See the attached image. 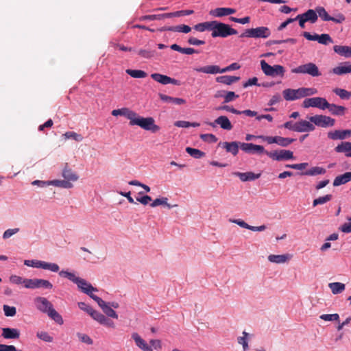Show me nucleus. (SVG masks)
I'll use <instances>...</instances> for the list:
<instances>
[{"mask_svg":"<svg viewBox=\"0 0 351 351\" xmlns=\"http://www.w3.org/2000/svg\"><path fill=\"white\" fill-rule=\"evenodd\" d=\"M62 177L69 180V182H75L78 180L79 176L75 173L71 168H69L68 164L65 165L64 168L62 170Z\"/></svg>","mask_w":351,"mask_h":351,"instance_id":"28","label":"nucleus"},{"mask_svg":"<svg viewBox=\"0 0 351 351\" xmlns=\"http://www.w3.org/2000/svg\"><path fill=\"white\" fill-rule=\"evenodd\" d=\"M92 299L97 303L99 306L101 308L106 316L114 319H118L117 313L114 311V309L111 308V306L108 304L107 302L104 301L101 298L98 296H92Z\"/></svg>","mask_w":351,"mask_h":351,"instance_id":"14","label":"nucleus"},{"mask_svg":"<svg viewBox=\"0 0 351 351\" xmlns=\"http://www.w3.org/2000/svg\"><path fill=\"white\" fill-rule=\"evenodd\" d=\"M240 77L230 76V75H221L216 77V82L226 85H231L232 84L238 82Z\"/></svg>","mask_w":351,"mask_h":351,"instance_id":"35","label":"nucleus"},{"mask_svg":"<svg viewBox=\"0 0 351 351\" xmlns=\"http://www.w3.org/2000/svg\"><path fill=\"white\" fill-rule=\"evenodd\" d=\"M296 132H306L315 130V125L310 121L300 120L296 122Z\"/></svg>","mask_w":351,"mask_h":351,"instance_id":"21","label":"nucleus"},{"mask_svg":"<svg viewBox=\"0 0 351 351\" xmlns=\"http://www.w3.org/2000/svg\"><path fill=\"white\" fill-rule=\"evenodd\" d=\"M320 319L324 321H338L339 319V316L337 313L323 314L320 316Z\"/></svg>","mask_w":351,"mask_h":351,"instance_id":"60","label":"nucleus"},{"mask_svg":"<svg viewBox=\"0 0 351 351\" xmlns=\"http://www.w3.org/2000/svg\"><path fill=\"white\" fill-rule=\"evenodd\" d=\"M317 16H319L322 21L332 22H342L346 20V17L342 14H337L334 16H330L323 7H317L315 9Z\"/></svg>","mask_w":351,"mask_h":351,"instance_id":"10","label":"nucleus"},{"mask_svg":"<svg viewBox=\"0 0 351 351\" xmlns=\"http://www.w3.org/2000/svg\"><path fill=\"white\" fill-rule=\"evenodd\" d=\"M213 37H227L230 35L237 34V31L225 23H214L210 27Z\"/></svg>","mask_w":351,"mask_h":351,"instance_id":"3","label":"nucleus"},{"mask_svg":"<svg viewBox=\"0 0 351 351\" xmlns=\"http://www.w3.org/2000/svg\"><path fill=\"white\" fill-rule=\"evenodd\" d=\"M215 109L217 110H226L228 112H230L235 114H240V110H238L235 109L234 108H233L232 106H228V105L218 106Z\"/></svg>","mask_w":351,"mask_h":351,"instance_id":"59","label":"nucleus"},{"mask_svg":"<svg viewBox=\"0 0 351 351\" xmlns=\"http://www.w3.org/2000/svg\"><path fill=\"white\" fill-rule=\"evenodd\" d=\"M26 282L25 288L27 289L44 288L51 289L53 287V285L49 280L45 279H26Z\"/></svg>","mask_w":351,"mask_h":351,"instance_id":"11","label":"nucleus"},{"mask_svg":"<svg viewBox=\"0 0 351 351\" xmlns=\"http://www.w3.org/2000/svg\"><path fill=\"white\" fill-rule=\"evenodd\" d=\"M151 77L156 82L160 83L163 85L172 84L173 85L180 86L181 84L180 82L178 80L157 73H152L151 75Z\"/></svg>","mask_w":351,"mask_h":351,"instance_id":"16","label":"nucleus"},{"mask_svg":"<svg viewBox=\"0 0 351 351\" xmlns=\"http://www.w3.org/2000/svg\"><path fill=\"white\" fill-rule=\"evenodd\" d=\"M40 267V268L44 269H48L53 272H58L59 271V266L56 263H51L45 261H42L40 263H38V265Z\"/></svg>","mask_w":351,"mask_h":351,"instance_id":"43","label":"nucleus"},{"mask_svg":"<svg viewBox=\"0 0 351 351\" xmlns=\"http://www.w3.org/2000/svg\"><path fill=\"white\" fill-rule=\"evenodd\" d=\"M154 51L140 49L138 52V55L145 58H151L154 56Z\"/></svg>","mask_w":351,"mask_h":351,"instance_id":"63","label":"nucleus"},{"mask_svg":"<svg viewBox=\"0 0 351 351\" xmlns=\"http://www.w3.org/2000/svg\"><path fill=\"white\" fill-rule=\"evenodd\" d=\"M261 66L262 71L267 76H280L282 77L285 75V69L284 66L281 65L276 64L271 66L267 64L265 60H263L261 61Z\"/></svg>","mask_w":351,"mask_h":351,"instance_id":"6","label":"nucleus"},{"mask_svg":"<svg viewBox=\"0 0 351 351\" xmlns=\"http://www.w3.org/2000/svg\"><path fill=\"white\" fill-rule=\"evenodd\" d=\"M334 51L337 54L344 56L345 58L351 57V47L343 45H335L333 47Z\"/></svg>","mask_w":351,"mask_h":351,"instance_id":"34","label":"nucleus"},{"mask_svg":"<svg viewBox=\"0 0 351 351\" xmlns=\"http://www.w3.org/2000/svg\"><path fill=\"white\" fill-rule=\"evenodd\" d=\"M194 70L196 71L197 72L208 74L221 73L230 71L228 66L222 69H220L219 66L217 65H209L199 68H195Z\"/></svg>","mask_w":351,"mask_h":351,"instance_id":"17","label":"nucleus"},{"mask_svg":"<svg viewBox=\"0 0 351 351\" xmlns=\"http://www.w3.org/2000/svg\"><path fill=\"white\" fill-rule=\"evenodd\" d=\"M298 99L308 96H311L317 93V90L315 88H305L301 87L295 89Z\"/></svg>","mask_w":351,"mask_h":351,"instance_id":"29","label":"nucleus"},{"mask_svg":"<svg viewBox=\"0 0 351 351\" xmlns=\"http://www.w3.org/2000/svg\"><path fill=\"white\" fill-rule=\"evenodd\" d=\"M37 337L46 342H51L53 341V337H51L47 332H40L37 333Z\"/></svg>","mask_w":351,"mask_h":351,"instance_id":"64","label":"nucleus"},{"mask_svg":"<svg viewBox=\"0 0 351 351\" xmlns=\"http://www.w3.org/2000/svg\"><path fill=\"white\" fill-rule=\"evenodd\" d=\"M332 198V195L330 194L326 195L324 196L319 197L316 198L313 202V206H316L319 204H324L329 201H330Z\"/></svg>","mask_w":351,"mask_h":351,"instance_id":"49","label":"nucleus"},{"mask_svg":"<svg viewBox=\"0 0 351 351\" xmlns=\"http://www.w3.org/2000/svg\"><path fill=\"white\" fill-rule=\"evenodd\" d=\"M206 124L213 128L216 126V124H218L222 129L226 130H231L232 129V125L231 122L226 116H220L217 118L214 122L206 123Z\"/></svg>","mask_w":351,"mask_h":351,"instance_id":"19","label":"nucleus"},{"mask_svg":"<svg viewBox=\"0 0 351 351\" xmlns=\"http://www.w3.org/2000/svg\"><path fill=\"white\" fill-rule=\"evenodd\" d=\"M158 96L162 101L167 103H171L176 105H182L186 103V101L182 98L172 97L162 93H159Z\"/></svg>","mask_w":351,"mask_h":351,"instance_id":"33","label":"nucleus"},{"mask_svg":"<svg viewBox=\"0 0 351 351\" xmlns=\"http://www.w3.org/2000/svg\"><path fill=\"white\" fill-rule=\"evenodd\" d=\"M241 142L232 141V142H220L219 146H222L227 152L231 153L233 156H237L239 152V148L240 147Z\"/></svg>","mask_w":351,"mask_h":351,"instance_id":"20","label":"nucleus"},{"mask_svg":"<svg viewBox=\"0 0 351 351\" xmlns=\"http://www.w3.org/2000/svg\"><path fill=\"white\" fill-rule=\"evenodd\" d=\"M34 303L36 308L43 313L47 314L49 311L53 307V304L46 298L36 297L34 299Z\"/></svg>","mask_w":351,"mask_h":351,"instance_id":"15","label":"nucleus"},{"mask_svg":"<svg viewBox=\"0 0 351 351\" xmlns=\"http://www.w3.org/2000/svg\"><path fill=\"white\" fill-rule=\"evenodd\" d=\"M59 275L61 277H64V278H68L69 280H70L71 281H72L73 282H74L75 284L77 282H82L81 280H80L79 277L75 276L74 273H71L68 271L62 270L61 271L59 272Z\"/></svg>","mask_w":351,"mask_h":351,"instance_id":"46","label":"nucleus"},{"mask_svg":"<svg viewBox=\"0 0 351 351\" xmlns=\"http://www.w3.org/2000/svg\"><path fill=\"white\" fill-rule=\"evenodd\" d=\"M317 41L319 43L323 44L325 45H327L330 43H333L332 38L330 36L329 34H322L321 35H318Z\"/></svg>","mask_w":351,"mask_h":351,"instance_id":"50","label":"nucleus"},{"mask_svg":"<svg viewBox=\"0 0 351 351\" xmlns=\"http://www.w3.org/2000/svg\"><path fill=\"white\" fill-rule=\"evenodd\" d=\"M308 119L313 125L322 128L332 127L335 123V120L334 119L322 114H316L315 116L310 117H308Z\"/></svg>","mask_w":351,"mask_h":351,"instance_id":"7","label":"nucleus"},{"mask_svg":"<svg viewBox=\"0 0 351 351\" xmlns=\"http://www.w3.org/2000/svg\"><path fill=\"white\" fill-rule=\"evenodd\" d=\"M200 138L204 141L210 143H216L217 138L213 134H202L200 135Z\"/></svg>","mask_w":351,"mask_h":351,"instance_id":"54","label":"nucleus"},{"mask_svg":"<svg viewBox=\"0 0 351 351\" xmlns=\"http://www.w3.org/2000/svg\"><path fill=\"white\" fill-rule=\"evenodd\" d=\"M27 278H23L21 276H16V275H12L10 277V282L15 284V285H21L24 284V286L25 287V285H27L26 282Z\"/></svg>","mask_w":351,"mask_h":351,"instance_id":"55","label":"nucleus"},{"mask_svg":"<svg viewBox=\"0 0 351 351\" xmlns=\"http://www.w3.org/2000/svg\"><path fill=\"white\" fill-rule=\"evenodd\" d=\"M243 337H239L238 338V343L239 344H241L243 346V348L244 351H247L248 350V343L247 341V337L249 336V334L246 332L245 331L243 332Z\"/></svg>","mask_w":351,"mask_h":351,"instance_id":"53","label":"nucleus"},{"mask_svg":"<svg viewBox=\"0 0 351 351\" xmlns=\"http://www.w3.org/2000/svg\"><path fill=\"white\" fill-rule=\"evenodd\" d=\"M317 19V12L313 10H308L306 12L298 14L294 19H287L285 22H315Z\"/></svg>","mask_w":351,"mask_h":351,"instance_id":"12","label":"nucleus"},{"mask_svg":"<svg viewBox=\"0 0 351 351\" xmlns=\"http://www.w3.org/2000/svg\"><path fill=\"white\" fill-rule=\"evenodd\" d=\"M64 136H65V138H73L77 142L82 141L83 139L81 134H77L74 132H66Z\"/></svg>","mask_w":351,"mask_h":351,"instance_id":"57","label":"nucleus"},{"mask_svg":"<svg viewBox=\"0 0 351 351\" xmlns=\"http://www.w3.org/2000/svg\"><path fill=\"white\" fill-rule=\"evenodd\" d=\"M328 101L325 98L323 97H312L307 98L303 101L302 106L305 108L309 107L318 108L321 110L326 109L324 104H327Z\"/></svg>","mask_w":351,"mask_h":351,"instance_id":"9","label":"nucleus"},{"mask_svg":"<svg viewBox=\"0 0 351 351\" xmlns=\"http://www.w3.org/2000/svg\"><path fill=\"white\" fill-rule=\"evenodd\" d=\"M50 184H51V185H53V186H55L57 187L64 188V189H71L73 187V184L71 182H69V180H66L65 179L64 180H50Z\"/></svg>","mask_w":351,"mask_h":351,"instance_id":"37","label":"nucleus"},{"mask_svg":"<svg viewBox=\"0 0 351 351\" xmlns=\"http://www.w3.org/2000/svg\"><path fill=\"white\" fill-rule=\"evenodd\" d=\"M186 152L192 157H193L194 158H196V159H199V158H201L202 157H204L206 154L198 149H195V148H192V147H186Z\"/></svg>","mask_w":351,"mask_h":351,"instance_id":"45","label":"nucleus"},{"mask_svg":"<svg viewBox=\"0 0 351 351\" xmlns=\"http://www.w3.org/2000/svg\"><path fill=\"white\" fill-rule=\"evenodd\" d=\"M132 338L134 339L136 345L143 351H153L152 346H149L146 341L141 337L137 332L132 334Z\"/></svg>","mask_w":351,"mask_h":351,"instance_id":"22","label":"nucleus"},{"mask_svg":"<svg viewBox=\"0 0 351 351\" xmlns=\"http://www.w3.org/2000/svg\"><path fill=\"white\" fill-rule=\"evenodd\" d=\"M351 180V172H346L342 175L337 176L333 181V186H338L348 183Z\"/></svg>","mask_w":351,"mask_h":351,"instance_id":"32","label":"nucleus"},{"mask_svg":"<svg viewBox=\"0 0 351 351\" xmlns=\"http://www.w3.org/2000/svg\"><path fill=\"white\" fill-rule=\"evenodd\" d=\"M347 136H351V130H335L328 133V137L332 140L345 139Z\"/></svg>","mask_w":351,"mask_h":351,"instance_id":"27","label":"nucleus"},{"mask_svg":"<svg viewBox=\"0 0 351 351\" xmlns=\"http://www.w3.org/2000/svg\"><path fill=\"white\" fill-rule=\"evenodd\" d=\"M91 317L95 319V321L98 322L99 324L102 322V321L104 320V317H106L104 315L101 313L100 312L93 310L91 313L90 314Z\"/></svg>","mask_w":351,"mask_h":351,"instance_id":"58","label":"nucleus"},{"mask_svg":"<svg viewBox=\"0 0 351 351\" xmlns=\"http://www.w3.org/2000/svg\"><path fill=\"white\" fill-rule=\"evenodd\" d=\"M240 148L241 150L245 152L247 154H266V150L264 147L259 145H255L252 143H240Z\"/></svg>","mask_w":351,"mask_h":351,"instance_id":"13","label":"nucleus"},{"mask_svg":"<svg viewBox=\"0 0 351 351\" xmlns=\"http://www.w3.org/2000/svg\"><path fill=\"white\" fill-rule=\"evenodd\" d=\"M236 12V10L230 8H217L210 11V14L215 17L229 16Z\"/></svg>","mask_w":351,"mask_h":351,"instance_id":"23","label":"nucleus"},{"mask_svg":"<svg viewBox=\"0 0 351 351\" xmlns=\"http://www.w3.org/2000/svg\"><path fill=\"white\" fill-rule=\"evenodd\" d=\"M328 287L335 295L341 293L346 289V285L341 282H331L329 283Z\"/></svg>","mask_w":351,"mask_h":351,"instance_id":"39","label":"nucleus"},{"mask_svg":"<svg viewBox=\"0 0 351 351\" xmlns=\"http://www.w3.org/2000/svg\"><path fill=\"white\" fill-rule=\"evenodd\" d=\"M333 92L342 99H349L351 97V92L343 88H336Z\"/></svg>","mask_w":351,"mask_h":351,"instance_id":"48","label":"nucleus"},{"mask_svg":"<svg viewBox=\"0 0 351 351\" xmlns=\"http://www.w3.org/2000/svg\"><path fill=\"white\" fill-rule=\"evenodd\" d=\"M295 141V138H285L278 136L277 144L282 147H287Z\"/></svg>","mask_w":351,"mask_h":351,"instance_id":"51","label":"nucleus"},{"mask_svg":"<svg viewBox=\"0 0 351 351\" xmlns=\"http://www.w3.org/2000/svg\"><path fill=\"white\" fill-rule=\"evenodd\" d=\"M126 73L134 78H144L147 74L142 70L127 69Z\"/></svg>","mask_w":351,"mask_h":351,"instance_id":"47","label":"nucleus"},{"mask_svg":"<svg viewBox=\"0 0 351 351\" xmlns=\"http://www.w3.org/2000/svg\"><path fill=\"white\" fill-rule=\"evenodd\" d=\"M335 150L338 153H350L351 152V142H341V144L338 145Z\"/></svg>","mask_w":351,"mask_h":351,"instance_id":"41","label":"nucleus"},{"mask_svg":"<svg viewBox=\"0 0 351 351\" xmlns=\"http://www.w3.org/2000/svg\"><path fill=\"white\" fill-rule=\"evenodd\" d=\"M77 336L82 342L85 343L88 345H92L93 343V340L86 334L77 332Z\"/></svg>","mask_w":351,"mask_h":351,"instance_id":"62","label":"nucleus"},{"mask_svg":"<svg viewBox=\"0 0 351 351\" xmlns=\"http://www.w3.org/2000/svg\"><path fill=\"white\" fill-rule=\"evenodd\" d=\"M270 36V30L266 27H258L256 28L246 29L240 37L267 38Z\"/></svg>","mask_w":351,"mask_h":351,"instance_id":"5","label":"nucleus"},{"mask_svg":"<svg viewBox=\"0 0 351 351\" xmlns=\"http://www.w3.org/2000/svg\"><path fill=\"white\" fill-rule=\"evenodd\" d=\"M291 258V256L288 254H280V255H275L270 254L268 256L269 261L277 264L285 263L288 261Z\"/></svg>","mask_w":351,"mask_h":351,"instance_id":"31","label":"nucleus"},{"mask_svg":"<svg viewBox=\"0 0 351 351\" xmlns=\"http://www.w3.org/2000/svg\"><path fill=\"white\" fill-rule=\"evenodd\" d=\"M234 175L239 178L242 182L253 181L261 177V173H254L252 171L245 173L234 172Z\"/></svg>","mask_w":351,"mask_h":351,"instance_id":"25","label":"nucleus"},{"mask_svg":"<svg viewBox=\"0 0 351 351\" xmlns=\"http://www.w3.org/2000/svg\"><path fill=\"white\" fill-rule=\"evenodd\" d=\"M47 315L57 324H58L60 325L63 324L64 321H63L62 317L61 316V315L59 313H58L54 309L53 307L49 311V312L47 313Z\"/></svg>","mask_w":351,"mask_h":351,"instance_id":"40","label":"nucleus"},{"mask_svg":"<svg viewBox=\"0 0 351 351\" xmlns=\"http://www.w3.org/2000/svg\"><path fill=\"white\" fill-rule=\"evenodd\" d=\"M282 95L285 100L293 101L298 99L295 89L287 88L282 91Z\"/></svg>","mask_w":351,"mask_h":351,"instance_id":"42","label":"nucleus"},{"mask_svg":"<svg viewBox=\"0 0 351 351\" xmlns=\"http://www.w3.org/2000/svg\"><path fill=\"white\" fill-rule=\"evenodd\" d=\"M193 13V10H180L170 13H165V14H149L145 15L141 18V20L145 21H164L167 19H171L173 17H180L182 16H186L189 14H191Z\"/></svg>","mask_w":351,"mask_h":351,"instance_id":"2","label":"nucleus"},{"mask_svg":"<svg viewBox=\"0 0 351 351\" xmlns=\"http://www.w3.org/2000/svg\"><path fill=\"white\" fill-rule=\"evenodd\" d=\"M1 336L7 339H17L20 337V331L17 328H3Z\"/></svg>","mask_w":351,"mask_h":351,"instance_id":"24","label":"nucleus"},{"mask_svg":"<svg viewBox=\"0 0 351 351\" xmlns=\"http://www.w3.org/2000/svg\"><path fill=\"white\" fill-rule=\"evenodd\" d=\"M80 280L82 282H77L76 285H77V287L81 290V291L86 293L91 298L92 296H97L96 295L93 293V291H97V288L93 287L90 283L88 282L86 280L83 278H80Z\"/></svg>","mask_w":351,"mask_h":351,"instance_id":"18","label":"nucleus"},{"mask_svg":"<svg viewBox=\"0 0 351 351\" xmlns=\"http://www.w3.org/2000/svg\"><path fill=\"white\" fill-rule=\"evenodd\" d=\"M266 155L274 160L282 161L293 159V153L290 150L280 149L273 152H266Z\"/></svg>","mask_w":351,"mask_h":351,"instance_id":"8","label":"nucleus"},{"mask_svg":"<svg viewBox=\"0 0 351 351\" xmlns=\"http://www.w3.org/2000/svg\"><path fill=\"white\" fill-rule=\"evenodd\" d=\"M239 97L238 95H236L234 92L228 91L224 96V101L223 103H229Z\"/></svg>","mask_w":351,"mask_h":351,"instance_id":"61","label":"nucleus"},{"mask_svg":"<svg viewBox=\"0 0 351 351\" xmlns=\"http://www.w3.org/2000/svg\"><path fill=\"white\" fill-rule=\"evenodd\" d=\"M293 73L308 74L312 77H319L322 75L318 66L313 62H308L300 65L291 70Z\"/></svg>","mask_w":351,"mask_h":351,"instance_id":"4","label":"nucleus"},{"mask_svg":"<svg viewBox=\"0 0 351 351\" xmlns=\"http://www.w3.org/2000/svg\"><path fill=\"white\" fill-rule=\"evenodd\" d=\"M325 107L328 109L329 112H331L333 115L341 116L345 113L346 108L341 106H337L334 104H329L328 102L327 104H324Z\"/></svg>","mask_w":351,"mask_h":351,"instance_id":"30","label":"nucleus"},{"mask_svg":"<svg viewBox=\"0 0 351 351\" xmlns=\"http://www.w3.org/2000/svg\"><path fill=\"white\" fill-rule=\"evenodd\" d=\"M326 173V169L320 167H314L306 171L305 172L300 173L301 175H305V176H316V175H322Z\"/></svg>","mask_w":351,"mask_h":351,"instance_id":"38","label":"nucleus"},{"mask_svg":"<svg viewBox=\"0 0 351 351\" xmlns=\"http://www.w3.org/2000/svg\"><path fill=\"white\" fill-rule=\"evenodd\" d=\"M214 23H197L193 29L197 32H204L206 30H210V27Z\"/></svg>","mask_w":351,"mask_h":351,"instance_id":"56","label":"nucleus"},{"mask_svg":"<svg viewBox=\"0 0 351 351\" xmlns=\"http://www.w3.org/2000/svg\"><path fill=\"white\" fill-rule=\"evenodd\" d=\"M130 125H138L141 128L151 131L153 133L157 132L160 130V127L155 124V121L152 117H142L136 113V116L130 122Z\"/></svg>","mask_w":351,"mask_h":351,"instance_id":"1","label":"nucleus"},{"mask_svg":"<svg viewBox=\"0 0 351 351\" xmlns=\"http://www.w3.org/2000/svg\"><path fill=\"white\" fill-rule=\"evenodd\" d=\"M112 114L113 116H123L128 118L132 122V119L136 116V112L131 110L128 108H122L120 109H115L112 111Z\"/></svg>","mask_w":351,"mask_h":351,"instance_id":"26","label":"nucleus"},{"mask_svg":"<svg viewBox=\"0 0 351 351\" xmlns=\"http://www.w3.org/2000/svg\"><path fill=\"white\" fill-rule=\"evenodd\" d=\"M167 197H162L161 198H156L154 199L152 203L150 204V206L152 207H156L160 205H163L167 206L169 209L173 207V205H171L167 203ZM177 205H174V206H176Z\"/></svg>","mask_w":351,"mask_h":351,"instance_id":"44","label":"nucleus"},{"mask_svg":"<svg viewBox=\"0 0 351 351\" xmlns=\"http://www.w3.org/2000/svg\"><path fill=\"white\" fill-rule=\"evenodd\" d=\"M350 62H346L344 65H340L332 69V73L336 75H343L351 73V66Z\"/></svg>","mask_w":351,"mask_h":351,"instance_id":"36","label":"nucleus"},{"mask_svg":"<svg viewBox=\"0 0 351 351\" xmlns=\"http://www.w3.org/2000/svg\"><path fill=\"white\" fill-rule=\"evenodd\" d=\"M3 312L7 317H14L16 314V308L14 306H10L8 305H3Z\"/></svg>","mask_w":351,"mask_h":351,"instance_id":"52","label":"nucleus"}]
</instances>
